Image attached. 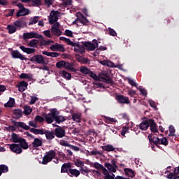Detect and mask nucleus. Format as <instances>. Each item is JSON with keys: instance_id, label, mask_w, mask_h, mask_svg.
I'll list each match as a JSON object with an SVG mask.
<instances>
[{"instance_id": "obj_58", "label": "nucleus", "mask_w": 179, "mask_h": 179, "mask_svg": "<svg viewBox=\"0 0 179 179\" xmlns=\"http://www.w3.org/2000/svg\"><path fill=\"white\" fill-rule=\"evenodd\" d=\"M90 155L92 156H97V155H99V156H101L103 155V153L100 151L92 150V151L90 152Z\"/></svg>"}, {"instance_id": "obj_1", "label": "nucleus", "mask_w": 179, "mask_h": 179, "mask_svg": "<svg viewBox=\"0 0 179 179\" xmlns=\"http://www.w3.org/2000/svg\"><path fill=\"white\" fill-rule=\"evenodd\" d=\"M59 111L57 108L50 110V113L45 115V120L47 124H52L55 120V115H59Z\"/></svg>"}, {"instance_id": "obj_29", "label": "nucleus", "mask_w": 179, "mask_h": 179, "mask_svg": "<svg viewBox=\"0 0 179 179\" xmlns=\"http://www.w3.org/2000/svg\"><path fill=\"white\" fill-rule=\"evenodd\" d=\"M89 165L90 166V167H94L96 170H101L103 166L101 164H99V162H90Z\"/></svg>"}, {"instance_id": "obj_14", "label": "nucleus", "mask_w": 179, "mask_h": 179, "mask_svg": "<svg viewBox=\"0 0 179 179\" xmlns=\"http://www.w3.org/2000/svg\"><path fill=\"white\" fill-rule=\"evenodd\" d=\"M43 135H45V138L48 142H51L55 138V133L52 130H45Z\"/></svg>"}, {"instance_id": "obj_60", "label": "nucleus", "mask_w": 179, "mask_h": 179, "mask_svg": "<svg viewBox=\"0 0 179 179\" xmlns=\"http://www.w3.org/2000/svg\"><path fill=\"white\" fill-rule=\"evenodd\" d=\"M18 86L21 87H24L25 89H27V86H29V84L27 83V82L25 81H21Z\"/></svg>"}, {"instance_id": "obj_51", "label": "nucleus", "mask_w": 179, "mask_h": 179, "mask_svg": "<svg viewBox=\"0 0 179 179\" xmlns=\"http://www.w3.org/2000/svg\"><path fill=\"white\" fill-rule=\"evenodd\" d=\"M75 166H76L77 167H83V166H85V162L83 161H80V159H78L76 160V162H74Z\"/></svg>"}, {"instance_id": "obj_13", "label": "nucleus", "mask_w": 179, "mask_h": 179, "mask_svg": "<svg viewBox=\"0 0 179 179\" xmlns=\"http://www.w3.org/2000/svg\"><path fill=\"white\" fill-rule=\"evenodd\" d=\"M51 51H61L65 52V48L62 44L55 43L50 47Z\"/></svg>"}, {"instance_id": "obj_30", "label": "nucleus", "mask_w": 179, "mask_h": 179, "mask_svg": "<svg viewBox=\"0 0 179 179\" xmlns=\"http://www.w3.org/2000/svg\"><path fill=\"white\" fill-rule=\"evenodd\" d=\"M91 71H92L85 66H82L80 68V72H81V73H83V75H90Z\"/></svg>"}, {"instance_id": "obj_10", "label": "nucleus", "mask_w": 179, "mask_h": 179, "mask_svg": "<svg viewBox=\"0 0 179 179\" xmlns=\"http://www.w3.org/2000/svg\"><path fill=\"white\" fill-rule=\"evenodd\" d=\"M11 57L14 58V59H21V61H27V57H24V55H22L18 52V50H13L11 52Z\"/></svg>"}, {"instance_id": "obj_3", "label": "nucleus", "mask_w": 179, "mask_h": 179, "mask_svg": "<svg viewBox=\"0 0 179 179\" xmlns=\"http://www.w3.org/2000/svg\"><path fill=\"white\" fill-rule=\"evenodd\" d=\"M11 122L13 124L14 126H12V125L9 126L8 129L13 131H16V128H22L25 131H29V129H30V127L27 126L23 122H16L15 120H11Z\"/></svg>"}, {"instance_id": "obj_39", "label": "nucleus", "mask_w": 179, "mask_h": 179, "mask_svg": "<svg viewBox=\"0 0 179 179\" xmlns=\"http://www.w3.org/2000/svg\"><path fill=\"white\" fill-rule=\"evenodd\" d=\"M13 115H15L17 118H21L23 115V113L22 112V109H14L13 112Z\"/></svg>"}, {"instance_id": "obj_52", "label": "nucleus", "mask_w": 179, "mask_h": 179, "mask_svg": "<svg viewBox=\"0 0 179 179\" xmlns=\"http://www.w3.org/2000/svg\"><path fill=\"white\" fill-rule=\"evenodd\" d=\"M31 2H32L33 6H41L43 5L42 0H31Z\"/></svg>"}, {"instance_id": "obj_18", "label": "nucleus", "mask_w": 179, "mask_h": 179, "mask_svg": "<svg viewBox=\"0 0 179 179\" xmlns=\"http://www.w3.org/2000/svg\"><path fill=\"white\" fill-rule=\"evenodd\" d=\"M20 48L23 52H25L26 54H28V55L34 54V52H36V49L31 48H26L24 45H20Z\"/></svg>"}, {"instance_id": "obj_56", "label": "nucleus", "mask_w": 179, "mask_h": 179, "mask_svg": "<svg viewBox=\"0 0 179 179\" xmlns=\"http://www.w3.org/2000/svg\"><path fill=\"white\" fill-rule=\"evenodd\" d=\"M34 121H35V122H39L40 124H41V122H44V117H43L40 115H36L35 117Z\"/></svg>"}, {"instance_id": "obj_8", "label": "nucleus", "mask_w": 179, "mask_h": 179, "mask_svg": "<svg viewBox=\"0 0 179 179\" xmlns=\"http://www.w3.org/2000/svg\"><path fill=\"white\" fill-rule=\"evenodd\" d=\"M59 15V11L52 10L50 13L49 23L50 24H54L55 22L58 21V15Z\"/></svg>"}, {"instance_id": "obj_33", "label": "nucleus", "mask_w": 179, "mask_h": 179, "mask_svg": "<svg viewBox=\"0 0 179 179\" xmlns=\"http://www.w3.org/2000/svg\"><path fill=\"white\" fill-rule=\"evenodd\" d=\"M23 138L17 136V134L13 133L11 135V139L14 143H19Z\"/></svg>"}, {"instance_id": "obj_35", "label": "nucleus", "mask_w": 179, "mask_h": 179, "mask_svg": "<svg viewBox=\"0 0 179 179\" xmlns=\"http://www.w3.org/2000/svg\"><path fill=\"white\" fill-rule=\"evenodd\" d=\"M77 57H78L77 59H78V62H80L81 64H88V62H90L89 59H87V58L83 57L79 55H77Z\"/></svg>"}, {"instance_id": "obj_47", "label": "nucleus", "mask_w": 179, "mask_h": 179, "mask_svg": "<svg viewBox=\"0 0 179 179\" xmlns=\"http://www.w3.org/2000/svg\"><path fill=\"white\" fill-rule=\"evenodd\" d=\"M108 34H109V36H112L113 37H117V32L111 27L108 28Z\"/></svg>"}, {"instance_id": "obj_19", "label": "nucleus", "mask_w": 179, "mask_h": 179, "mask_svg": "<svg viewBox=\"0 0 179 179\" xmlns=\"http://www.w3.org/2000/svg\"><path fill=\"white\" fill-rule=\"evenodd\" d=\"M59 73L61 75L62 78L66 79V80H71V78H72V74H71V73H68L65 70L60 71Z\"/></svg>"}, {"instance_id": "obj_41", "label": "nucleus", "mask_w": 179, "mask_h": 179, "mask_svg": "<svg viewBox=\"0 0 179 179\" xmlns=\"http://www.w3.org/2000/svg\"><path fill=\"white\" fill-rule=\"evenodd\" d=\"M7 30H8L9 34H13V33H16V27L8 24L7 26Z\"/></svg>"}, {"instance_id": "obj_55", "label": "nucleus", "mask_w": 179, "mask_h": 179, "mask_svg": "<svg viewBox=\"0 0 179 179\" xmlns=\"http://www.w3.org/2000/svg\"><path fill=\"white\" fill-rule=\"evenodd\" d=\"M176 133V129H174V126H169V136H174V134Z\"/></svg>"}, {"instance_id": "obj_9", "label": "nucleus", "mask_w": 179, "mask_h": 179, "mask_svg": "<svg viewBox=\"0 0 179 179\" xmlns=\"http://www.w3.org/2000/svg\"><path fill=\"white\" fill-rule=\"evenodd\" d=\"M31 62H36V64H45V60L44 59V57L41 55H35L29 59Z\"/></svg>"}, {"instance_id": "obj_5", "label": "nucleus", "mask_w": 179, "mask_h": 179, "mask_svg": "<svg viewBox=\"0 0 179 179\" xmlns=\"http://www.w3.org/2000/svg\"><path fill=\"white\" fill-rule=\"evenodd\" d=\"M24 40H29L30 38H43V35L39 34L35 31L24 33L22 35Z\"/></svg>"}, {"instance_id": "obj_20", "label": "nucleus", "mask_w": 179, "mask_h": 179, "mask_svg": "<svg viewBox=\"0 0 179 179\" xmlns=\"http://www.w3.org/2000/svg\"><path fill=\"white\" fill-rule=\"evenodd\" d=\"M72 165L71 163H65L62 166L61 173H69V170H71Z\"/></svg>"}, {"instance_id": "obj_28", "label": "nucleus", "mask_w": 179, "mask_h": 179, "mask_svg": "<svg viewBox=\"0 0 179 179\" xmlns=\"http://www.w3.org/2000/svg\"><path fill=\"white\" fill-rule=\"evenodd\" d=\"M18 143H20V148H21L22 149H29V144H27L26 139L21 138V141Z\"/></svg>"}, {"instance_id": "obj_15", "label": "nucleus", "mask_w": 179, "mask_h": 179, "mask_svg": "<svg viewBox=\"0 0 179 179\" xmlns=\"http://www.w3.org/2000/svg\"><path fill=\"white\" fill-rule=\"evenodd\" d=\"M10 149L11 152L14 153L20 154L22 152V148H20V145L19 144H11L10 145Z\"/></svg>"}, {"instance_id": "obj_26", "label": "nucleus", "mask_w": 179, "mask_h": 179, "mask_svg": "<svg viewBox=\"0 0 179 179\" xmlns=\"http://www.w3.org/2000/svg\"><path fill=\"white\" fill-rule=\"evenodd\" d=\"M104 166L108 169L109 173H115L117 171V168L110 163H105Z\"/></svg>"}, {"instance_id": "obj_37", "label": "nucleus", "mask_w": 179, "mask_h": 179, "mask_svg": "<svg viewBox=\"0 0 179 179\" xmlns=\"http://www.w3.org/2000/svg\"><path fill=\"white\" fill-rule=\"evenodd\" d=\"M102 150L106 152H114V147L112 145L108 144L106 145L102 146Z\"/></svg>"}, {"instance_id": "obj_54", "label": "nucleus", "mask_w": 179, "mask_h": 179, "mask_svg": "<svg viewBox=\"0 0 179 179\" xmlns=\"http://www.w3.org/2000/svg\"><path fill=\"white\" fill-rule=\"evenodd\" d=\"M89 76H90L92 78V79H93L94 80H100V78H99V76H97V75L94 73H93V71H91V72L89 74Z\"/></svg>"}, {"instance_id": "obj_43", "label": "nucleus", "mask_w": 179, "mask_h": 179, "mask_svg": "<svg viewBox=\"0 0 179 179\" xmlns=\"http://www.w3.org/2000/svg\"><path fill=\"white\" fill-rule=\"evenodd\" d=\"M32 111L33 110L29 106H25L24 107V114H25V115H30Z\"/></svg>"}, {"instance_id": "obj_6", "label": "nucleus", "mask_w": 179, "mask_h": 179, "mask_svg": "<svg viewBox=\"0 0 179 179\" xmlns=\"http://www.w3.org/2000/svg\"><path fill=\"white\" fill-rule=\"evenodd\" d=\"M84 47L87 48L88 51H94L96 48L99 47V43H97V40L94 39L92 43L91 42H83V43Z\"/></svg>"}, {"instance_id": "obj_25", "label": "nucleus", "mask_w": 179, "mask_h": 179, "mask_svg": "<svg viewBox=\"0 0 179 179\" xmlns=\"http://www.w3.org/2000/svg\"><path fill=\"white\" fill-rule=\"evenodd\" d=\"M43 145V141L40 140V138H34V141L32 142L33 148H39V146Z\"/></svg>"}, {"instance_id": "obj_2", "label": "nucleus", "mask_w": 179, "mask_h": 179, "mask_svg": "<svg viewBox=\"0 0 179 179\" xmlns=\"http://www.w3.org/2000/svg\"><path fill=\"white\" fill-rule=\"evenodd\" d=\"M57 152L54 150H50L45 152V155L43 157L42 164H48L50 162H52V159L55 158Z\"/></svg>"}, {"instance_id": "obj_62", "label": "nucleus", "mask_w": 179, "mask_h": 179, "mask_svg": "<svg viewBox=\"0 0 179 179\" xmlns=\"http://www.w3.org/2000/svg\"><path fill=\"white\" fill-rule=\"evenodd\" d=\"M65 34L68 37H73V34L72 33V31H71V30L66 29L65 30Z\"/></svg>"}, {"instance_id": "obj_31", "label": "nucleus", "mask_w": 179, "mask_h": 179, "mask_svg": "<svg viewBox=\"0 0 179 179\" xmlns=\"http://www.w3.org/2000/svg\"><path fill=\"white\" fill-rule=\"evenodd\" d=\"M79 23H82L84 26H87L90 23L89 20L83 15H81V18H78Z\"/></svg>"}, {"instance_id": "obj_11", "label": "nucleus", "mask_w": 179, "mask_h": 179, "mask_svg": "<svg viewBox=\"0 0 179 179\" xmlns=\"http://www.w3.org/2000/svg\"><path fill=\"white\" fill-rule=\"evenodd\" d=\"M56 127H57V128L55 129V136H57V138H64V136H65V129L58 125H56Z\"/></svg>"}, {"instance_id": "obj_53", "label": "nucleus", "mask_w": 179, "mask_h": 179, "mask_svg": "<svg viewBox=\"0 0 179 179\" xmlns=\"http://www.w3.org/2000/svg\"><path fill=\"white\" fill-rule=\"evenodd\" d=\"M103 80H104V82H106V83H108L111 86L114 85V81L113 80V79L110 78V77L108 76H106V78H103Z\"/></svg>"}, {"instance_id": "obj_64", "label": "nucleus", "mask_w": 179, "mask_h": 179, "mask_svg": "<svg viewBox=\"0 0 179 179\" xmlns=\"http://www.w3.org/2000/svg\"><path fill=\"white\" fill-rule=\"evenodd\" d=\"M38 100L37 96H31V101H29V104H34Z\"/></svg>"}, {"instance_id": "obj_22", "label": "nucleus", "mask_w": 179, "mask_h": 179, "mask_svg": "<svg viewBox=\"0 0 179 179\" xmlns=\"http://www.w3.org/2000/svg\"><path fill=\"white\" fill-rule=\"evenodd\" d=\"M64 69L67 71H71V72H76V69L73 67V63H70L68 62H65Z\"/></svg>"}, {"instance_id": "obj_49", "label": "nucleus", "mask_w": 179, "mask_h": 179, "mask_svg": "<svg viewBox=\"0 0 179 179\" xmlns=\"http://www.w3.org/2000/svg\"><path fill=\"white\" fill-rule=\"evenodd\" d=\"M0 171L2 174V173H8L9 171V168H8V166L5 164L0 165Z\"/></svg>"}, {"instance_id": "obj_61", "label": "nucleus", "mask_w": 179, "mask_h": 179, "mask_svg": "<svg viewBox=\"0 0 179 179\" xmlns=\"http://www.w3.org/2000/svg\"><path fill=\"white\" fill-rule=\"evenodd\" d=\"M20 79H30V76H29V74L22 73L20 76Z\"/></svg>"}, {"instance_id": "obj_23", "label": "nucleus", "mask_w": 179, "mask_h": 179, "mask_svg": "<svg viewBox=\"0 0 179 179\" xmlns=\"http://www.w3.org/2000/svg\"><path fill=\"white\" fill-rule=\"evenodd\" d=\"M26 22H24V18H20L17 21L14 22V26L15 27H24Z\"/></svg>"}, {"instance_id": "obj_38", "label": "nucleus", "mask_w": 179, "mask_h": 179, "mask_svg": "<svg viewBox=\"0 0 179 179\" xmlns=\"http://www.w3.org/2000/svg\"><path fill=\"white\" fill-rule=\"evenodd\" d=\"M50 30L55 36H59L61 34H62V31L57 27H52Z\"/></svg>"}, {"instance_id": "obj_50", "label": "nucleus", "mask_w": 179, "mask_h": 179, "mask_svg": "<svg viewBox=\"0 0 179 179\" xmlns=\"http://www.w3.org/2000/svg\"><path fill=\"white\" fill-rule=\"evenodd\" d=\"M104 120L106 124H110V122H117V120H115V118L107 117V116L104 117Z\"/></svg>"}, {"instance_id": "obj_27", "label": "nucleus", "mask_w": 179, "mask_h": 179, "mask_svg": "<svg viewBox=\"0 0 179 179\" xmlns=\"http://www.w3.org/2000/svg\"><path fill=\"white\" fill-rule=\"evenodd\" d=\"M44 129H38L36 128H31L30 132L34 134V135H44Z\"/></svg>"}, {"instance_id": "obj_34", "label": "nucleus", "mask_w": 179, "mask_h": 179, "mask_svg": "<svg viewBox=\"0 0 179 179\" xmlns=\"http://www.w3.org/2000/svg\"><path fill=\"white\" fill-rule=\"evenodd\" d=\"M80 171L83 176H88L87 173H91L92 171H90V169L87 168V166H81L80 168Z\"/></svg>"}, {"instance_id": "obj_7", "label": "nucleus", "mask_w": 179, "mask_h": 179, "mask_svg": "<svg viewBox=\"0 0 179 179\" xmlns=\"http://www.w3.org/2000/svg\"><path fill=\"white\" fill-rule=\"evenodd\" d=\"M152 119H148L147 117H143L141 123L138 124L139 129L141 131H146L148 128L150 127V121Z\"/></svg>"}, {"instance_id": "obj_21", "label": "nucleus", "mask_w": 179, "mask_h": 179, "mask_svg": "<svg viewBox=\"0 0 179 179\" xmlns=\"http://www.w3.org/2000/svg\"><path fill=\"white\" fill-rule=\"evenodd\" d=\"M124 174L127 177H130V178H134V177H135V172L134 171V170L129 168L124 169Z\"/></svg>"}, {"instance_id": "obj_46", "label": "nucleus", "mask_w": 179, "mask_h": 179, "mask_svg": "<svg viewBox=\"0 0 179 179\" xmlns=\"http://www.w3.org/2000/svg\"><path fill=\"white\" fill-rule=\"evenodd\" d=\"M74 51L75 52H78L79 54H85V45H83H83L78 48H74Z\"/></svg>"}, {"instance_id": "obj_45", "label": "nucleus", "mask_w": 179, "mask_h": 179, "mask_svg": "<svg viewBox=\"0 0 179 179\" xmlns=\"http://www.w3.org/2000/svg\"><path fill=\"white\" fill-rule=\"evenodd\" d=\"M15 105V99L10 98L8 101L4 104V107H13Z\"/></svg>"}, {"instance_id": "obj_44", "label": "nucleus", "mask_w": 179, "mask_h": 179, "mask_svg": "<svg viewBox=\"0 0 179 179\" xmlns=\"http://www.w3.org/2000/svg\"><path fill=\"white\" fill-rule=\"evenodd\" d=\"M81 115L79 113H73L72 115L73 121H76V122H80Z\"/></svg>"}, {"instance_id": "obj_12", "label": "nucleus", "mask_w": 179, "mask_h": 179, "mask_svg": "<svg viewBox=\"0 0 179 179\" xmlns=\"http://www.w3.org/2000/svg\"><path fill=\"white\" fill-rule=\"evenodd\" d=\"M116 100L120 104H129V98L122 94L117 95Z\"/></svg>"}, {"instance_id": "obj_40", "label": "nucleus", "mask_w": 179, "mask_h": 179, "mask_svg": "<svg viewBox=\"0 0 179 179\" xmlns=\"http://www.w3.org/2000/svg\"><path fill=\"white\" fill-rule=\"evenodd\" d=\"M40 20V17L35 16L34 17H31L29 19V26H31V24H36L38 20Z\"/></svg>"}, {"instance_id": "obj_36", "label": "nucleus", "mask_w": 179, "mask_h": 179, "mask_svg": "<svg viewBox=\"0 0 179 179\" xmlns=\"http://www.w3.org/2000/svg\"><path fill=\"white\" fill-rule=\"evenodd\" d=\"M38 43H40V41L38 40L32 39L28 43V46L29 47H33L34 48H37V45H38Z\"/></svg>"}, {"instance_id": "obj_63", "label": "nucleus", "mask_w": 179, "mask_h": 179, "mask_svg": "<svg viewBox=\"0 0 179 179\" xmlns=\"http://www.w3.org/2000/svg\"><path fill=\"white\" fill-rule=\"evenodd\" d=\"M13 13H15V9H9L8 13L6 15V17H9V16H13Z\"/></svg>"}, {"instance_id": "obj_4", "label": "nucleus", "mask_w": 179, "mask_h": 179, "mask_svg": "<svg viewBox=\"0 0 179 179\" xmlns=\"http://www.w3.org/2000/svg\"><path fill=\"white\" fill-rule=\"evenodd\" d=\"M16 6L19 8L18 12L16 13L17 17L20 16H26L30 13V10L28 8H24V6L22 3H18Z\"/></svg>"}, {"instance_id": "obj_42", "label": "nucleus", "mask_w": 179, "mask_h": 179, "mask_svg": "<svg viewBox=\"0 0 179 179\" xmlns=\"http://www.w3.org/2000/svg\"><path fill=\"white\" fill-rule=\"evenodd\" d=\"M158 143L159 145H164V146H167V145H169V140H167V138L163 137L162 138H159Z\"/></svg>"}, {"instance_id": "obj_48", "label": "nucleus", "mask_w": 179, "mask_h": 179, "mask_svg": "<svg viewBox=\"0 0 179 179\" xmlns=\"http://www.w3.org/2000/svg\"><path fill=\"white\" fill-rule=\"evenodd\" d=\"M65 61L61 60L59 62H57L56 63V67L58 68V69H62V68H65Z\"/></svg>"}, {"instance_id": "obj_32", "label": "nucleus", "mask_w": 179, "mask_h": 179, "mask_svg": "<svg viewBox=\"0 0 179 179\" xmlns=\"http://www.w3.org/2000/svg\"><path fill=\"white\" fill-rule=\"evenodd\" d=\"M149 141L157 145L159 143V137L153 136V134H150L148 136Z\"/></svg>"}, {"instance_id": "obj_59", "label": "nucleus", "mask_w": 179, "mask_h": 179, "mask_svg": "<svg viewBox=\"0 0 179 179\" xmlns=\"http://www.w3.org/2000/svg\"><path fill=\"white\" fill-rule=\"evenodd\" d=\"M62 3L64 6H69L72 5V0H63Z\"/></svg>"}, {"instance_id": "obj_57", "label": "nucleus", "mask_w": 179, "mask_h": 179, "mask_svg": "<svg viewBox=\"0 0 179 179\" xmlns=\"http://www.w3.org/2000/svg\"><path fill=\"white\" fill-rule=\"evenodd\" d=\"M128 131H129V127H124L122 129L121 136H125V134H127V132H128Z\"/></svg>"}, {"instance_id": "obj_17", "label": "nucleus", "mask_w": 179, "mask_h": 179, "mask_svg": "<svg viewBox=\"0 0 179 179\" xmlns=\"http://www.w3.org/2000/svg\"><path fill=\"white\" fill-rule=\"evenodd\" d=\"M69 177H79L80 176V171L76 169H70L68 173Z\"/></svg>"}, {"instance_id": "obj_16", "label": "nucleus", "mask_w": 179, "mask_h": 179, "mask_svg": "<svg viewBox=\"0 0 179 179\" xmlns=\"http://www.w3.org/2000/svg\"><path fill=\"white\" fill-rule=\"evenodd\" d=\"M150 128L151 132H153V134H156V132H159V129H157V124H156V122H155V120L151 119L150 120Z\"/></svg>"}, {"instance_id": "obj_24", "label": "nucleus", "mask_w": 179, "mask_h": 179, "mask_svg": "<svg viewBox=\"0 0 179 179\" xmlns=\"http://www.w3.org/2000/svg\"><path fill=\"white\" fill-rule=\"evenodd\" d=\"M55 121H56V124H61V122L66 121V117L62 115H55Z\"/></svg>"}]
</instances>
